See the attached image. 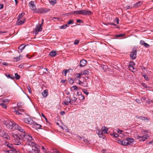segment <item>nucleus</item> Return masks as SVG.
<instances>
[{
    "label": "nucleus",
    "instance_id": "obj_1",
    "mask_svg": "<svg viewBox=\"0 0 153 153\" xmlns=\"http://www.w3.org/2000/svg\"><path fill=\"white\" fill-rule=\"evenodd\" d=\"M4 124L6 125L7 127L10 129H12L13 128H15V125H16V123H13L11 121L5 122Z\"/></svg>",
    "mask_w": 153,
    "mask_h": 153
},
{
    "label": "nucleus",
    "instance_id": "obj_2",
    "mask_svg": "<svg viewBox=\"0 0 153 153\" xmlns=\"http://www.w3.org/2000/svg\"><path fill=\"white\" fill-rule=\"evenodd\" d=\"M137 51L135 48L132 49L131 52L130 53V56L132 59H134L136 57Z\"/></svg>",
    "mask_w": 153,
    "mask_h": 153
},
{
    "label": "nucleus",
    "instance_id": "obj_3",
    "mask_svg": "<svg viewBox=\"0 0 153 153\" xmlns=\"http://www.w3.org/2000/svg\"><path fill=\"white\" fill-rule=\"evenodd\" d=\"M43 24V22H42L41 24L39 25V26L38 25H36V27L35 28V33L36 34H38L39 32L42 31V27Z\"/></svg>",
    "mask_w": 153,
    "mask_h": 153
},
{
    "label": "nucleus",
    "instance_id": "obj_4",
    "mask_svg": "<svg viewBox=\"0 0 153 153\" xmlns=\"http://www.w3.org/2000/svg\"><path fill=\"white\" fill-rule=\"evenodd\" d=\"M29 134L26 133H25L22 134H20V137H22V138H23V140L25 141H26L27 142L28 139V137L30 135Z\"/></svg>",
    "mask_w": 153,
    "mask_h": 153
},
{
    "label": "nucleus",
    "instance_id": "obj_5",
    "mask_svg": "<svg viewBox=\"0 0 153 153\" xmlns=\"http://www.w3.org/2000/svg\"><path fill=\"white\" fill-rule=\"evenodd\" d=\"M81 15H87L92 14V13L90 10H81Z\"/></svg>",
    "mask_w": 153,
    "mask_h": 153
},
{
    "label": "nucleus",
    "instance_id": "obj_6",
    "mask_svg": "<svg viewBox=\"0 0 153 153\" xmlns=\"http://www.w3.org/2000/svg\"><path fill=\"white\" fill-rule=\"evenodd\" d=\"M149 137V136L147 135V134H146L142 137L138 135L137 136V138L139 139L140 141H144L147 139V137Z\"/></svg>",
    "mask_w": 153,
    "mask_h": 153
},
{
    "label": "nucleus",
    "instance_id": "obj_7",
    "mask_svg": "<svg viewBox=\"0 0 153 153\" xmlns=\"http://www.w3.org/2000/svg\"><path fill=\"white\" fill-rule=\"evenodd\" d=\"M50 10V9H48V8H42L39 9L37 13H45L48 12Z\"/></svg>",
    "mask_w": 153,
    "mask_h": 153
},
{
    "label": "nucleus",
    "instance_id": "obj_8",
    "mask_svg": "<svg viewBox=\"0 0 153 153\" xmlns=\"http://www.w3.org/2000/svg\"><path fill=\"white\" fill-rule=\"evenodd\" d=\"M15 129L19 131L20 132L23 133H25V131L21 127L18 126L17 124L15 125Z\"/></svg>",
    "mask_w": 153,
    "mask_h": 153
},
{
    "label": "nucleus",
    "instance_id": "obj_9",
    "mask_svg": "<svg viewBox=\"0 0 153 153\" xmlns=\"http://www.w3.org/2000/svg\"><path fill=\"white\" fill-rule=\"evenodd\" d=\"M29 5L30 8L32 10H35L36 9V6L34 4V2L33 1H30L29 3Z\"/></svg>",
    "mask_w": 153,
    "mask_h": 153
},
{
    "label": "nucleus",
    "instance_id": "obj_10",
    "mask_svg": "<svg viewBox=\"0 0 153 153\" xmlns=\"http://www.w3.org/2000/svg\"><path fill=\"white\" fill-rule=\"evenodd\" d=\"M87 62L86 60L82 59L81 60L79 63V66L80 67H82L85 66L87 64Z\"/></svg>",
    "mask_w": 153,
    "mask_h": 153
},
{
    "label": "nucleus",
    "instance_id": "obj_11",
    "mask_svg": "<svg viewBox=\"0 0 153 153\" xmlns=\"http://www.w3.org/2000/svg\"><path fill=\"white\" fill-rule=\"evenodd\" d=\"M20 134H13V136L14 138L15 139V140H22V137H19Z\"/></svg>",
    "mask_w": 153,
    "mask_h": 153
},
{
    "label": "nucleus",
    "instance_id": "obj_12",
    "mask_svg": "<svg viewBox=\"0 0 153 153\" xmlns=\"http://www.w3.org/2000/svg\"><path fill=\"white\" fill-rule=\"evenodd\" d=\"M64 103L66 105H69V103H71V102L70 99L68 97H66V99L64 100Z\"/></svg>",
    "mask_w": 153,
    "mask_h": 153
},
{
    "label": "nucleus",
    "instance_id": "obj_13",
    "mask_svg": "<svg viewBox=\"0 0 153 153\" xmlns=\"http://www.w3.org/2000/svg\"><path fill=\"white\" fill-rule=\"evenodd\" d=\"M24 121L26 123L30 124H32L33 122V120L30 118H25Z\"/></svg>",
    "mask_w": 153,
    "mask_h": 153
},
{
    "label": "nucleus",
    "instance_id": "obj_14",
    "mask_svg": "<svg viewBox=\"0 0 153 153\" xmlns=\"http://www.w3.org/2000/svg\"><path fill=\"white\" fill-rule=\"evenodd\" d=\"M25 21V19H23V20H20V19H18V20H17L16 23L17 25H21L23 24L24 23Z\"/></svg>",
    "mask_w": 153,
    "mask_h": 153
},
{
    "label": "nucleus",
    "instance_id": "obj_15",
    "mask_svg": "<svg viewBox=\"0 0 153 153\" xmlns=\"http://www.w3.org/2000/svg\"><path fill=\"white\" fill-rule=\"evenodd\" d=\"M142 4V2L139 1L136 4H134L133 6V7H137L140 6Z\"/></svg>",
    "mask_w": 153,
    "mask_h": 153
},
{
    "label": "nucleus",
    "instance_id": "obj_16",
    "mask_svg": "<svg viewBox=\"0 0 153 153\" xmlns=\"http://www.w3.org/2000/svg\"><path fill=\"white\" fill-rule=\"evenodd\" d=\"M5 75L8 79H14L15 78L14 76L13 75L8 74V73L5 74Z\"/></svg>",
    "mask_w": 153,
    "mask_h": 153
},
{
    "label": "nucleus",
    "instance_id": "obj_17",
    "mask_svg": "<svg viewBox=\"0 0 153 153\" xmlns=\"http://www.w3.org/2000/svg\"><path fill=\"white\" fill-rule=\"evenodd\" d=\"M48 93V90H44L42 93V95L44 97H46L47 96Z\"/></svg>",
    "mask_w": 153,
    "mask_h": 153
},
{
    "label": "nucleus",
    "instance_id": "obj_18",
    "mask_svg": "<svg viewBox=\"0 0 153 153\" xmlns=\"http://www.w3.org/2000/svg\"><path fill=\"white\" fill-rule=\"evenodd\" d=\"M71 14H79L81 15V11L80 10H76L73 11L71 12Z\"/></svg>",
    "mask_w": 153,
    "mask_h": 153
},
{
    "label": "nucleus",
    "instance_id": "obj_19",
    "mask_svg": "<svg viewBox=\"0 0 153 153\" xmlns=\"http://www.w3.org/2000/svg\"><path fill=\"white\" fill-rule=\"evenodd\" d=\"M26 46V45H25V44H23L21 45H20L18 48L19 50H20V52H22V50H23Z\"/></svg>",
    "mask_w": 153,
    "mask_h": 153
},
{
    "label": "nucleus",
    "instance_id": "obj_20",
    "mask_svg": "<svg viewBox=\"0 0 153 153\" xmlns=\"http://www.w3.org/2000/svg\"><path fill=\"white\" fill-rule=\"evenodd\" d=\"M122 145L123 146H128L130 145V144L128 142L126 141V140H123L122 142Z\"/></svg>",
    "mask_w": 153,
    "mask_h": 153
},
{
    "label": "nucleus",
    "instance_id": "obj_21",
    "mask_svg": "<svg viewBox=\"0 0 153 153\" xmlns=\"http://www.w3.org/2000/svg\"><path fill=\"white\" fill-rule=\"evenodd\" d=\"M87 79H86V80L85 81H84L83 82V83L82 85V86L84 87H88V83L86 81Z\"/></svg>",
    "mask_w": 153,
    "mask_h": 153
},
{
    "label": "nucleus",
    "instance_id": "obj_22",
    "mask_svg": "<svg viewBox=\"0 0 153 153\" xmlns=\"http://www.w3.org/2000/svg\"><path fill=\"white\" fill-rule=\"evenodd\" d=\"M83 75L82 72L79 73H77L76 74V75H77L75 79H78V78H80L81 76Z\"/></svg>",
    "mask_w": 153,
    "mask_h": 153
},
{
    "label": "nucleus",
    "instance_id": "obj_23",
    "mask_svg": "<svg viewBox=\"0 0 153 153\" xmlns=\"http://www.w3.org/2000/svg\"><path fill=\"white\" fill-rule=\"evenodd\" d=\"M56 54V53L55 51H52L49 54V55L52 56H54Z\"/></svg>",
    "mask_w": 153,
    "mask_h": 153
},
{
    "label": "nucleus",
    "instance_id": "obj_24",
    "mask_svg": "<svg viewBox=\"0 0 153 153\" xmlns=\"http://www.w3.org/2000/svg\"><path fill=\"white\" fill-rule=\"evenodd\" d=\"M26 144H27L29 145L32 147H33L35 144V143L31 141L27 142Z\"/></svg>",
    "mask_w": 153,
    "mask_h": 153
},
{
    "label": "nucleus",
    "instance_id": "obj_25",
    "mask_svg": "<svg viewBox=\"0 0 153 153\" xmlns=\"http://www.w3.org/2000/svg\"><path fill=\"white\" fill-rule=\"evenodd\" d=\"M68 80L69 81L70 84H71L74 83L75 79L74 78H68Z\"/></svg>",
    "mask_w": 153,
    "mask_h": 153
},
{
    "label": "nucleus",
    "instance_id": "obj_26",
    "mask_svg": "<svg viewBox=\"0 0 153 153\" xmlns=\"http://www.w3.org/2000/svg\"><path fill=\"white\" fill-rule=\"evenodd\" d=\"M126 140L127 141V142H128L129 143V142L130 143H132L134 141V139L130 138H126Z\"/></svg>",
    "mask_w": 153,
    "mask_h": 153
},
{
    "label": "nucleus",
    "instance_id": "obj_27",
    "mask_svg": "<svg viewBox=\"0 0 153 153\" xmlns=\"http://www.w3.org/2000/svg\"><path fill=\"white\" fill-rule=\"evenodd\" d=\"M0 105L4 109H6L7 108L6 104H4V102L1 103Z\"/></svg>",
    "mask_w": 153,
    "mask_h": 153
},
{
    "label": "nucleus",
    "instance_id": "obj_28",
    "mask_svg": "<svg viewBox=\"0 0 153 153\" xmlns=\"http://www.w3.org/2000/svg\"><path fill=\"white\" fill-rule=\"evenodd\" d=\"M3 137L4 138H6L7 139H9V137L8 135V134L6 133H4Z\"/></svg>",
    "mask_w": 153,
    "mask_h": 153
},
{
    "label": "nucleus",
    "instance_id": "obj_29",
    "mask_svg": "<svg viewBox=\"0 0 153 153\" xmlns=\"http://www.w3.org/2000/svg\"><path fill=\"white\" fill-rule=\"evenodd\" d=\"M25 15V13H22L21 14H19L17 17V19H20L22 18Z\"/></svg>",
    "mask_w": 153,
    "mask_h": 153
},
{
    "label": "nucleus",
    "instance_id": "obj_30",
    "mask_svg": "<svg viewBox=\"0 0 153 153\" xmlns=\"http://www.w3.org/2000/svg\"><path fill=\"white\" fill-rule=\"evenodd\" d=\"M83 75H88L89 74V72L87 70H85L82 72Z\"/></svg>",
    "mask_w": 153,
    "mask_h": 153
},
{
    "label": "nucleus",
    "instance_id": "obj_31",
    "mask_svg": "<svg viewBox=\"0 0 153 153\" xmlns=\"http://www.w3.org/2000/svg\"><path fill=\"white\" fill-rule=\"evenodd\" d=\"M138 118L140 119H141L143 120H148V119L147 117H138Z\"/></svg>",
    "mask_w": 153,
    "mask_h": 153
},
{
    "label": "nucleus",
    "instance_id": "obj_32",
    "mask_svg": "<svg viewBox=\"0 0 153 153\" xmlns=\"http://www.w3.org/2000/svg\"><path fill=\"white\" fill-rule=\"evenodd\" d=\"M101 67L102 68V70L104 71H106L108 68V67L107 65H104L101 66Z\"/></svg>",
    "mask_w": 153,
    "mask_h": 153
},
{
    "label": "nucleus",
    "instance_id": "obj_33",
    "mask_svg": "<svg viewBox=\"0 0 153 153\" xmlns=\"http://www.w3.org/2000/svg\"><path fill=\"white\" fill-rule=\"evenodd\" d=\"M50 3L52 5H54L56 3V0H49Z\"/></svg>",
    "mask_w": 153,
    "mask_h": 153
},
{
    "label": "nucleus",
    "instance_id": "obj_34",
    "mask_svg": "<svg viewBox=\"0 0 153 153\" xmlns=\"http://www.w3.org/2000/svg\"><path fill=\"white\" fill-rule=\"evenodd\" d=\"M15 78L16 79H19L20 78V76L17 73H15Z\"/></svg>",
    "mask_w": 153,
    "mask_h": 153
},
{
    "label": "nucleus",
    "instance_id": "obj_35",
    "mask_svg": "<svg viewBox=\"0 0 153 153\" xmlns=\"http://www.w3.org/2000/svg\"><path fill=\"white\" fill-rule=\"evenodd\" d=\"M102 133L103 131H99L98 134L100 137H102L103 136Z\"/></svg>",
    "mask_w": 153,
    "mask_h": 153
},
{
    "label": "nucleus",
    "instance_id": "obj_36",
    "mask_svg": "<svg viewBox=\"0 0 153 153\" xmlns=\"http://www.w3.org/2000/svg\"><path fill=\"white\" fill-rule=\"evenodd\" d=\"M41 115L45 119L46 122H47V123H48V124H49L50 123L48 122V120L47 118L46 117V116L44 115V114L43 113H42Z\"/></svg>",
    "mask_w": 153,
    "mask_h": 153
},
{
    "label": "nucleus",
    "instance_id": "obj_37",
    "mask_svg": "<svg viewBox=\"0 0 153 153\" xmlns=\"http://www.w3.org/2000/svg\"><path fill=\"white\" fill-rule=\"evenodd\" d=\"M7 146L11 149H14L13 145L9 143Z\"/></svg>",
    "mask_w": 153,
    "mask_h": 153
},
{
    "label": "nucleus",
    "instance_id": "obj_38",
    "mask_svg": "<svg viewBox=\"0 0 153 153\" xmlns=\"http://www.w3.org/2000/svg\"><path fill=\"white\" fill-rule=\"evenodd\" d=\"M73 97L71 98V100L73 101H75L76 100L77 98L76 97L74 96V94H73Z\"/></svg>",
    "mask_w": 153,
    "mask_h": 153
},
{
    "label": "nucleus",
    "instance_id": "obj_39",
    "mask_svg": "<svg viewBox=\"0 0 153 153\" xmlns=\"http://www.w3.org/2000/svg\"><path fill=\"white\" fill-rule=\"evenodd\" d=\"M82 91H83V92L86 95H88L89 94V93L87 92V90H86V89H83Z\"/></svg>",
    "mask_w": 153,
    "mask_h": 153
},
{
    "label": "nucleus",
    "instance_id": "obj_40",
    "mask_svg": "<svg viewBox=\"0 0 153 153\" xmlns=\"http://www.w3.org/2000/svg\"><path fill=\"white\" fill-rule=\"evenodd\" d=\"M32 150L35 153H40V152L38 149H32Z\"/></svg>",
    "mask_w": 153,
    "mask_h": 153
},
{
    "label": "nucleus",
    "instance_id": "obj_41",
    "mask_svg": "<svg viewBox=\"0 0 153 153\" xmlns=\"http://www.w3.org/2000/svg\"><path fill=\"white\" fill-rule=\"evenodd\" d=\"M141 84L142 86H143L144 87H145L146 88H149V87L147 86V85L146 84H145V83H141Z\"/></svg>",
    "mask_w": 153,
    "mask_h": 153
},
{
    "label": "nucleus",
    "instance_id": "obj_42",
    "mask_svg": "<svg viewBox=\"0 0 153 153\" xmlns=\"http://www.w3.org/2000/svg\"><path fill=\"white\" fill-rule=\"evenodd\" d=\"M125 35V34H120L119 35H116L115 36L117 37H123V36H124Z\"/></svg>",
    "mask_w": 153,
    "mask_h": 153
},
{
    "label": "nucleus",
    "instance_id": "obj_43",
    "mask_svg": "<svg viewBox=\"0 0 153 153\" xmlns=\"http://www.w3.org/2000/svg\"><path fill=\"white\" fill-rule=\"evenodd\" d=\"M143 76L144 77V78H145V79L147 81H148V78L147 76L145 74H143Z\"/></svg>",
    "mask_w": 153,
    "mask_h": 153
},
{
    "label": "nucleus",
    "instance_id": "obj_44",
    "mask_svg": "<svg viewBox=\"0 0 153 153\" xmlns=\"http://www.w3.org/2000/svg\"><path fill=\"white\" fill-rule=\"evenodd\" d=\"M33 140V139L32 137L30 136V134L29 136L28 137V139L27 142Z\"/></svg>",
    "mask_w": 153,
    "mask_h": 153
},
{
    "label": "nucleus",
    "instance_id": "obj_45",
    "mask_svg": "<svg viewBox=\"0 0 153 153\" xmlns=\"http://www.w3.org/2000/svg\"><path fill=\"white\" fill-rule=\"evenodd\" d=\"M15 141H16V142H15L16 143H15V145H19L20 144H21V143L19 141V140H16Z\"/></svg>",
    "mask_w": 153,
    "mask_h": 153
},
{
    "label": "nucleus",
    "instance_id": "obj_46",
    "mask_svg": "<svg viewBox=\"0 0 153 153\" xmlns=\"http://www.w3.org/2000/svg\"><path fill=\"white\" fill-rule=\"evenodd\" d=\"M104 128L102 131H105V133H106V134L107 133V132H106V131H108V128L105 127V126H104Z\"/></svg>",
    "mask_w": 153,
    "mask_h": 153
},
{
    "label": "nucleus",
    "instance_id": "obj_47",
    "mask_svg": "<svg viewBox=\"0 0 153 153\" xmlns=\"http://www.w3.org/2000/svg\"><path fill=\"white\" fill-rule=\"evenodd\" d=\"M62 73L63 74H64V76H66V74H67V72L66 71V70H65V69L62 72Z\"/></svg>",
    "mask_w": 153,
    "mask_h": 153
},
{
    "label": "nucleus",
    "instance_id": "obj_48",
    "mask_svg": "<svg viewBox=\"0 0 153 153\" xmlns=\"http://www.w3.org/2000/svg\"><path fill=\"white\" fill-rule=\"evenodd\" d=\"M79 40L76 39L75 40L74 42V44L75 45H78V44L79 43Z\"/></svg>",
    "mask_w": 153,
    "mask_h": 153
},
{
    "label": "nucleus",
    "instance_id": "obj_49",
    "mask_svg": "<svg viewBox=\"0 0 153 153\" xmlns=\"http://www.w3.org/2000/svg\"><path fill=\"white\" fill-rule=\"evenodd\" d=\"M117 141L118 143L119 144L122 145V142H123V140H120V139H117Z\"/></svg>",
    "mask_w": 153,
    "mask_h": 153
},
{
    "label": "nucleus",
    "instance_id": "obj_50",
    "mask_svg": "<svg viewBox=\"0 0 153 153\" xmlns=\"http://www.w3.org/2000/svg\"><path fill=\"white\" fill-rule=\"evenodd\" d=\"M74 21L73 20H69L68 22V24L69 25L73 24Z\"/></svg>",
    "mask_w": 153,
    "mask_h": 153
},
{
    "label": "nucleus",
    "instance_id": "obj_51",
    "mask_svg": "<svg viewBox=\"0 0 153 153\" xmlns=\"http://www.w3.org/2000/svg\"><path fill=\"white\" fill-rule=\"evenodd\" d=\"M60 28L61 29H65L66 28V25H63L60 26Z\"/></svg>",
    "mask_w": 153,
    "mask_h": 153
},
{
    "label": "nucleus",
    "instance_id": "obj_52",
    "mask_svg": "<svg viewBox=\"0 0 153 153\" xmlns=\"http://www.w3.org/2000/svg\"><path fill=\"white\" fill-rule=\"evenodd\" d=\"M145 43V42L143 40H141L140 41V44L141 45H143Z\"/></svg>",
    "mask_w": 153,
    "mask_h": 153
},
{
    "label": "nucleus",
    "instance_id": "obj_53",
    "mask_svg": "<svg viewBox=\"0 0 153 153\" xmlns=\"http://www.w3.org/2000/svg\"><path fill=\"white\" fill-rule=\"evenodd\" d=\"M143 45H144V46L146 48H147L149 46V45L148 44H147L146 43H144Z\"/></svg>",
    "mask_w": 153,
    "mask_h": 153
},
{
    "label": "nucleus",
    "instance_id": "obj_54",
    "mask_svg": "<svg viewBox=\"0 0 153 153\" xmlns=\"http://www.w3.org/2000/svg\"><path fill=\"white\" fill-rule=\"evenodd\" d=\"M27 89L28 90V92L30 93H31V88H30V87L29 86H28L27 87Z\"/></svg>",
    "mask_w": 153,
    "mask_h": 153
},
{
    "label": "nucleus",
    "instance_id": "obj_55",
    "mask_svg": "<svg viewBox=\"0 0 153 153\" xmlns=\"http://www.w3.org/2000/svg\"><path fill=\"white\" fill-rule=\"evenodd\" d=\"M115 21L117 22V24H119V19L117 17L115 19Z\"/></svg>",
    "mask_w": 153,
    "mask_h": 153
},
{
    "label": "nucleus",
    "instance_id": "obj_56",
    "mask_svg": "<svg viewBox=\"0 0 153 153\" xmlns=\"http://www.w3.org/2000/svg\"><path fill=\"white\" fill-rule=\"evenodd\" d=\"M79 81V83H78V84L81 86H82V83H83V82H82L80 80H78Z\"/></svg>",
    "mask_w": 153,
    "mask_h": 153
},
{
    "label": "nucleus",
    "instance_id": "obj_57",
    "mask_svg": "<svg viewBox=\"0 0 153 153\" xmlns=\"http://www.w3.org/2000/svg\"><path fill=\"white\" fill-rule=\"evenodd\" d=\"M113 135L114 137H117L119 136V134H118L115 133H113Z\"/></svg>",
    "mask_w": 153,
    "mask_h": 153
},
{
    "label": "nucleus",
    "instance_id": "obj_58",
    "mask_svg": "<svg viewBox=\"0 0 153 153\" xmlns=\"http://www.w3.org/2000/svg\"><path fill=\"white\" fill-rule=\"evenodd\" d=\"M60 19L59 18H58L57 17H53L52 18V20H54L55 19H57L58 20H59V19Z\"/></svg>",
    "mask_w": 153,
    "mask_h": 153
},
{
    "label": "nucleus",
    "instance_id": "obj_59",
    "mask_svg": "<svg viewBox=\"0 0 153 153\" xmlns=\"http://www.w3.org/2000/svg\"><path fill=\"white\" fill-rule=\"evenodd\" d=\"M41 127H42V126L41 125H40L39 124H37L36 127H37V128H39V129L41 128Z\"/></svg>",
    "mask_w": 153,
    "mask_h": 153
},
{
    "label": "nucleus",
    "instance_id": "obj_60",
    "mask_svg": "<svg viewBox=\"0 0 153 153\" xmlns=\"http://www.w3.org/2000/svg\"><path fill=\"white\" fill-rule=\"evenodd\" d=\"M125 8H126L127 9H129L131 8H132V7H130V6H126Z\"/></svg>",
    "mask_w": 153,
    "mask_h": 153
},
{
    "label": "nucleus",
    "instance_id": "obj_61",
    "mask_svg": "<svg viewBox=\"0 0 153 153\" xmlns=\"http://www.w3.org/2000/svg\"><path fill=\"white\" fill-rule=\"evenodd\" d=\"M23 103L21 102H19L17 103V105L18 106H20L22 105Z\"/></svg>",
    "mask_w": 153,
    "mask_h": 153
},
{
    "label": "nucleus",
    "instance_id": "obj_62",
    "mask_svg": "<svg viewBox=\"0 0 153 153\" xmlns=\"http://www.w3.org/2000/svg\"><path fill=\"white\" fill-rule=\"evenodd\" d=\"M135 101L136 102H137L138 103H140L141 102L140 100L139 99H136Z\"/></svg>",
    "mask_w": 153,
    "mask_h": 153
},
{
    "label": "nucleus",
    "instance_id": "obj_63",
    "mask_svg": "<svg viewBox=\"0 0 153 153\" xmlns=\"http://www.w3.org/2000/svg\"><path fill=\"white\" fill-rule=\"evenodd\" d=\"M19 110H18V111H16V114H22L20 113L19 112Z\"/></svg>",
    "mask_w": 153,
    "mask_h": 153
},
{
    "label": "nucleus",
    "instance_id": "obj_64",
    "mask_svg": "<svg viewBox=\"0 0 153 153\" xmlns=\"http://www.w3.org/2000/svg\"><path fill=\"white\" fill-rule=\"evenodd\" d=\"M72 88H74V90H76L78 88L76 86H74L72 87Z\"/></svg>",
    "mask_w": 153,
    "mask_h": 153
}]
</instances>
